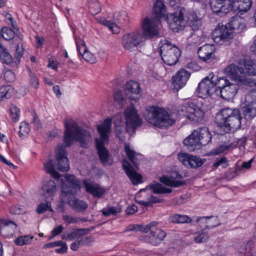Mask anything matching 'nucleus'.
<instances>
[{
    "label": "nucleus",
    "instance_id": "b1692460",
    "mask_svg": "<svg viewBox=\"0 0 256 256\" xmlns=\"http://www.w3.org/2000/svg\"><path fill=\"white\" fill-rule=\"evenodd\" d=\"M140 90V86L139 84L136 81L130 80L126 84L125 92L130 98L134 100H138V94Z\"/></svg>",
    "mask_w": 256,
    "mask_h": 256
},
{
    "label": "nucleus",
    "instance_id": "e2e57ef3",
    "mask_svg": "<svg viewBox=\"0 0 256 256\" xmlns=\"http://www.w3.org/2000/svg\"><path fill=\"white\" fill-rule=\"evenodd\" d=\"M30 82L32 86L34 88H37L39 84L38 80L36 76L33 74H30Z\"/></svg>",
    "mask_w": 256,
    "mask_h": 256
},
{
    "label": "nucleus",
    "instance_id": "2f4dec72",
    "mask_svg": "<svg viewBox=\"0 0 256 256\" xmlns=\"http://www.w3.org/2000/svg\"><path fill=\"white\" fill-rule=\"evenodd\" d=\"M238 66H237L242 67L244 70V72L242 75L244 74L252 76L256 75V72L253 67L252 60L240 59L238 60Z\"/></svg>",
    "mask_w": 256,
    "mask_h": 256
},
{
    "label": "nucleus",
    "instance_id": "69168bd1",
    "mask_svg": "<svg viewBox=\"0 0 256 256\" xmlns=\"http://www.w3.org/2000/svg\"><path fill=\"white\" fill-rule=\"evenodd\" d=\"M63 220L67 224L76 223L78 222L77 218L67 215H64L63 216Z\"/></svg>",
    "mask_w": 256,
    "mask_h": 256
},
{
    "label": "nucleus",
    "instance_id": "37998d69",
    "mask_svg": "<svg viewBox=\"0 0 256 256\" xmlns=\"http://www.w3.org/2000/svg\"><path fill=\"white\" fill-rule=\"evenodd\" d=\"M244 102L250 104H256V90L252 89L247 94L245 97Z\"/></svg>",
    "mask_w": 256,
    "mask_h": 256
},
{
    "label": "nucleus",
    "instance_id": "1a4fd4ad",
    "mask_svg": "<svg viewBox=\"0 0 256 256\" xmlns=\"http://www.w3.org/2000/svg\"><path fill=\"white\" fill-rule=\"evenodd\" d=\"M160 54L164 64L168 66H172L178 62L181 52L176 46L172 45L170 42L166 40L160 46Z\"/></svg>",
    "mask_w": 256,
    "mask_h": 256
},
{
    "label": "nucleus",
    "instance_id": "9d476101",
    "mask_svg": "<svg viewBox=\"0 0 256 256\" xmlns=\"http://www.w3.org/2000/svg\"><path fill=\"white\" fill-rule=\"evenodd\" d=\"M217 80L213 74L204 78L199 84L196 92L200 98H206L214 93H217Z\"/></svg>",
    "mask_w": 256,
    "mask_h": 256
},
{
    "label": "nucleus",
    "instance_id": "052dcab7",
    "mask_svg": "<svg viewBox=\"0 0 256 256\" xmlns=\"http://www.w3.org/2000/svg\"><path fill=\"white\" fill-rule=\"evenodd\" d=\"M4 80L8 82H12L15 79V75L12 70H6L4 74Z\"/></svg>",
    "mask_w": 256,
    "mask_h": 256
},
{
    "label": "nucleus",
    "instance_id": "9b49d317",
    "mask_svg": "<svg viewBox=\"0 0 256 256\" xmlns=\"http://www.w3.org/2000/svg\"><path fill=\"white\" fill-rule=\"evenodd\" d=\"M224 71L227 74L238 80L239 83L250 87L256 86V80L247 78L244 76L242 75L244 72L242 67L232 64L227 66Z\"/></svg>",
    "mask_w": 256,
    "mask_h": 256
},
{
    "label": "nucleus",
    "instance_id": "5fc2aeb1",
    "mask_svg": "<svg viewBox=\"0 0 256 256\" xmlns=\"http://www.w3.org/2000/svg\"><path fill=\"white\" fill-rule=\"evenodd\" d=\"M114 102L118 104L120 106L124 104V98L122 96L121 90H116L114 93Z\"/></svg>",
    "mask_w": 256,
    "mask_h": 256
},
{
    "label": "nucleus",
    "instance_id": "338daca9",
    "mask_svg": "<svg viewBox=\"0 0 256 256\" xmlns=\"http://www.w3.org/2000/svg\"><path fill=\"white\" fill-rule=\"evenodd\" d=\"M60 248L56 250V252L58 254H65L67 252L68 246L66 243L62 242V244H60Z\"/></svg>",
    "mask_w": 256,
    "mask_h": 256
},
{
    "label": "nucleus",
    "instance_id": "dca6fc26",
    "mask_svg": "<svg viewBox=\"0 0 256 256\" xmlns=\"http://www.w3.org/2000/svg\"><path fill=\"white\" fill-rule=\"evenodd\" d=\"M180 110L182 112H187L186 116L191 121L194 122H202L204 116V110L192 102H188L187 106H182Z\"/></svg>",
    "mask_w": 256,
    "mask_h": 256
},
{
    "label": "nucleus",
    "instance_id": "412c9836",
    "mask_svg": "<svg viewBox=\"0 0 256 256\" xmlns=\"http://www.w3.org/2000/svg\"><path fill=\"white\" fill-rule=\"evenodd\" d=\"M76 44L77 50L85 60L92 64L96 62V58L88 50L86 43L83 40L80 38L76 40Z\"/></svg>",
    "mask_w": 256,
    "mask_h": 256
},
{
    "label": "nucleus",
    "instance_id": "6e6552de",
    "mask_svg": "<svg viewBox=\"0 0 256 256\" xmlns=\"http://www.w3.org/2000/svg\"><path fill=\"white\" fill-rule=\"evenodd\" d=\"M230 76V80L225 77L217 80V94H220L222 98L228 100L232 99L240 88L238 80Z\"/></svg>",
    "mask_w": 256,
    "mask_h": 256
},
{
    "label": "nucleus",
    "instance_id": "bf43d9fd",
    "mask_svg": "<svg viewBox=\"0 0 256 256\" xmlns=\"http://www.w3.org/2000/svg\"><path fill=\"white\" fill-rule=\"evenodd\" d=\"M220 166H222V168H226L228 166V164L226 157L224 156L216 160L213 164L212 169H216Z\"/></svg>",
    "mask_w": 256,
    "mask_h": 256
},
{
    "label": "nucleus",
    "instance_id": "a211bd4d",
    "mask_svg": "<svg viewBox=\"0 0 256 256\" xmlns=\"http://www.w3.org/2000/svg\"><path fill=\"white\" fill-rule=\"evenodd\" d=\"M66 152L65 148L60 146L56 152V162L55 164L58 170L62 172H67L69 170L68 159L66 156Z\"/></svg>",
    "mask_w": 256,
    "mask_h": 256
},
{
    "label": "nucleus",
    "instance_id": "603ef678",
    "mask_svg": "<svg viewBox=\"0 0 256 256\" xmlns=\"http://www.w3.org/2000/svg\"><path fill=\"white\" fill-rule=\"evenodd\" d=\"M104 24L107 26L114 34H118L120 32V26H118L116 22H112L110 21L104 20Z\"/></svg>",
    "mask_w": 256,
    "mask_h": 256
},
{
    "label": "nucleus",
    "instance_id": "423d86ee",
    "mask_svg": "<svg viewBox=\"0 0 256 256\" xmlns=\"http://www.w3.org/2000/svg\"><path fill=\"white\" fill-rule=\"evenodd\" d=\"M144 118L150 124L160 128H167L175 122L167 112L158 107H150L145 112Z\"/></svg>",
    "mask_w": 256,
    "mask_h": 256
},
{
    "label": "nucleus",
    "instance_id": "5701e85b",
    "mask_svg": "<svg viewBox=\"0 0 256 256\" xmlns=\"http://www.w3.org/2000/svg\"><path fill=\"white\" fill-rule=\"evenodd\" d=\"M252 5V0H231V10L242 14L249 10Z\"/></svg>",
    "mask_w": 256,
    "mask_h": 256
},
{
    "label": "nucleus",
    "instance_id": "2eb2a0df",
    "mask_svg": "<svg viewBox=\"0 0 256 256\" xmlns=\"http://www.w3.org/2000/svg\"><path fill=\"white\" fill-rule=\"evenodd\" d=\"M143 36L140 30H136L124 34L122 38L123 47L132 51L143 42Z\"/></svg>",
    "mask_w": 256,
    "mask_h": 256
},
{
    "label": "nucleus",
    "instance_id": "a18cd8bd",
    "mask_svg": "<svg viewBox=\"0 0 256 256\" xmlns=\"http://www.w3.org/2000/svg\"><path fill=\"white\" fill-rule=\"evenodd\" d=\"M148 226H142L138 224H131L128 226L126 231H140L146 232L148 228Z\"/></svg>",
    "mask_w": 256,
    "mask_h": 256
},
{
    "label": "nucleus",
    "instance_id": "864d4df0",
    "mask_svg": "<svg viewBox=\"0 0 256 256\" xmlns=\"http://www.w3.org/2000/svg\"><path fill=\"white\" fill-rule=\"evenodd\" d=\"M163 200L160 197H154L151 196L150 199L148 201H140L139 203L144 206H150L152 204H156L161 202Z\"/></svg>",
    "mask_w": 256,
    "mask_h": 256
},
{
    "label": "nucleus",
    "instance_id": "4c0bfd02",
    "mask_svg": "<svg viewBox=\"0 0 256 256\" xmlns=\"http://www.w3.org/2000/svg\"><path fill=\"white\" fill-rule=\"evenodd\" d=\"M170 221L174 224H188L192 220L186 215L174 214L170 217Z\"/></svg>",
    "mask_w": 256,
    "mask_h": 256
},
{
    "label": "nucleus",
    "instance_id": "cd10ccee",
    "mask_svg": "<svg viewBox=\"0 0 256 256\" xmlns=\"http://www.w3.org/2000/svg\"><path fill=\"white\" fill-rule=\"evenodd\" d=\"M84 186L86 191L94 197L100 198L104 193L105 190L100 187L98 184L84 180Z\"/></svg>",
    "mask_w": 256,
    "mask_h": 256
},
{
    "label": "nucleus",
    "instance_id": "13d9d810",
    "mask_svg": "<svg viewBox=\"0 0 256 256\" xmlns=\"http://www.w3.org/2000/svg\"><path fill=\"white\" fill-rule=\"evenodd\" d=\"M78 231H84V234H87L89 232L88 229H80L76 232H72L68 234L66 236V240H72L74 238H76L78 236H80Z\"/></svg>",
    "mask_w": 256,
    "mask_h": 256
},
{
    "label": "nucleus",
    "instance_id": "f3484780",
    "mask_svg": "<svg viewBox=\"0 0 256 256\" xmlns=\"http://www.w3.org/2000/svg\"><path fill=\"white\" fill-rule=\"evenodd\" d=\"M212 12L220 16H225L231 10V0H214L210 2Z\"/></svg>",
    "mask_w": 256,
    "mask_h": 256
},
{
    "label": "nucleus",
    "instance_id": "0eeeda50",
    "mask_svg": "<svg viewBox=\"0 0 256 256\" xmlns=\"http://www.w3.org/2000/svg\"><path fill=\"white\" fill-rule=\"evenodd\" d=\"M168 19H171L170 24H174L176 26L182 28L188 22L190 26L193 30H198L202 26V20L194 12L188 16L186 14L184 8H180L173 14H170Z\"/></svg>",
    "mask_w": 256,
    "mask_h": 256
},
{
    "label": "nucleus",
    "instance_id": "3c124183",
    "mask_svg": "<svg viewBox=\"0 0 256 256\" xmlns=\"http://www.w3.org/2000/svg\"><path fill=\"white\" fill-rule=\"evenodd\" d=\"M208 238V234L206 232H202L194 236V240L196 242L200 243L206 242Z\"/></svg>",
    "mask_w": 256,
    "mask_h": 256
},
{
    "label": "nucleus",
    "instance_id": "09e8293b",
    "mask_svg": "<svg viewBox=\"0 0 256 256\" xmlns=\"http://www.w3.org/2000/svg\"><path fill=\"white\" fill-rule=\"evenodd\" d=\"M231 144H234V146H232V148H236V146L238 147H244V146L246 141V138L245 137H243L239 139H235L234 138H232L230 140Z\"/></svg>",
    "mask_w": 256,
    "mask_h": 256
},
{
    "label": "nucleus",
    "instance_id": "e433bc0d",
    "mask_svg": "<svg viewBox=\"0 0 256 256\" xmlns=\"http://www.w3.org/2000/svg\"><path fill=\"white\" fill-rule=\"evenodd\" d=\"M234 145L231 144L230 140H229L219 145L218 146L213 150L212 153L214 154H219L222 153L226 154L228 151L233 149L232 146Z\"/></svg>",
    "mask_w": 256,
    "mask_h": 256
},
{
    "label": "nucleus",
    "instance_id": "72a5a7b5",
    "mask_svg": "<svg viewBox=\"0 0 256 256\" xmlns=\"http://www.w3.org/2000/svg\"><path fill=\"white\" fill-rule=\"evenodd\" d=\"M68 204L73 210L78 212H84L88 207L86 202L78 199L69 200Z\"/></svg>",
    "mask_w": 256,
    "mask_h": 256
},
{
    "label": "nucleus",
    "instance_id": "c85d7f7f",
    "mask_svg": "<svg viewBox=\"0 0 256 256\" xmlns=\"http://www.w3.org/2000/svg\"><path fill=\"white\" fill-rule=\"evenodd\" d=\"M56 190V186L55 182L52 180H50L42 186L41 194L45 196L46 199L52 200V196Z\"/></svg>",
    "mask_w": 256,
    "mask_h": 256
},
{
    "label": "nucleus",
    "instance_id": "c03bdc74",
    "mask_svg": "<svg viewBox=\"0 0 256 256\" xmlns=\"http://www.w3.org/2000/svg\"><path fill=\"white\" fill-rule=\"evenodd\" d=\"M10 111L12 120L14 122L18 121L20 117V109L16 106L12 104L10 108Z\"/></svg>",
    "mask_w": 256,
    "mask_h": 256
},
{
    "label": "nucleus",
    "instance_id": "774afa93",
    "mask_svg": "<svg viewBox=\"0 0 256 256\" xmlns=\"http://www.w3.org/2000/svg\"><path fill=\"white\" fill-rule=\"evenodd\" d=\"M138 207L135 205H132L130 207L128 208L126 210V212L127 214H132L137 212Z\"/></svg>",
    "mask_w": 256,
    "mask_h": 256
},
{
    "label": "nucleus",
    "instance_id": "f257e3e1",
    "mask_svg": "<svg viewBox=\"0 0 256 256\" xmlns=\"http://www.w3.org/2000/svg\"><path fill=\"white\" fill-rule=\"evenodd\" d=\"M153 12L156 18H149L146 17L142 22V33L143 39H150L157 36L159 34V21L158 19L164 18L170 23L171 19H168L170 14H166V7L164 0H156L154 4Z\"/></svg>",
    "mask_w": 256,
    "mask_h": 256
},
{
    "label": "nucleus",
    "instance_id": "aec40b11",
    "mask_svg": "<svg viewBox=\"0 0 256 256\" xmlns=\"http://www.w3.org/2000/svg\"><path fill=\"white\" fill-rule=\"evenodd\" d=\"M190 73L184 70L180 69L175 76L172 78L174 89L176 92L183 88L190 76Z\"/></svg>",
    "mask_w": 256,
    "mask_h": 256
},
{
    "label": "nucleus",
    "instance_id": "ddd939ff",
    "mask_svg": "<svg viewBox=\"0 0 256 256\" xmlns=\"http://www.w3.org/2000/svg\"><path fill=\"white\" fill-rule=\"evenodd\" d=\"M212 36L214 42L220 44H224L230 42L233 38L232 30L227 24L220 25V24L215 28L212 32Z\"/></svg>",
    "mask_w": 256,
    "mask_h": 256
},
{
    "label": "nucleus",
    "instance_id": "39448f33",
    "mask_svg": "<svg viewBox=\"0 0 256 256\" xmlns=\"http://www.w3.org/2000/svg\"><path fill=\"white\" fill-rule=\"evenodd\" d=\"M212 134L206 127L194 130L190 135L184 140V144L190 151L200 150L211 142Z\"/></svg>",
    "mask_w": 256,
    "mask_h": 256
},
{
    "label": "nucleus",
    "instance_id": "0e129e2a",
    "mask_svg": "<svg viewBox=\"0 0 256 256\" xmlns=\"http://www.w3.org/2000/svg\"><path fill=\"white\" fill-rule=\"evenodd\" d=\"M64 229V228L62 225H60L57 227L54 228L52 232V236L50 238H52L55 236L59 234Z\"/></svg>",
    "mask_w": 256,
    "mask_h": 256
},
{
    "label": "nucleus",
    "instance_id": "4be33fe9",
    "mask_svg": "<svg viewBox=\"0 0 256 256\" xmlns=\"http://www.w3.org/2000/svg\"><path fill=\"white\" fill-rule=\"evenodd\" d=\"M182 176L176 171H172L170 174V177L164 176L160 181L166 186L172 187H179L186 184L184 180H176V179H181Z\"/></svg>",
    "mask_w": 256,
    "mask_h": 256
},
{
    "label": "nucleus",
    "instance_id": "680f3d73",
    "mask_svg": "<svg viewBox=\"0 0 256 256\" xmlns=\"http://www.w3.org/2000/svg\"><path fill=\"white\" fill-rule=\"evenodd\" d=\"M10 212L14 214H20L24 212L22 208L20 206H12L10 209Z\"/></svg>",
    "mask_w": 256,
    "mask_h": 256
},
{
    "label": "nucleus",
    "instance_id": "f03ea898",
    "mask_svg": "<svg viewBox=\"0 0 256 256\" xmlns=\"http://www.w3.org/2000/svg\"><path fill=\"white\" fill-rule=\"evenodd\" d=\"M65 128L64 142L66 146L69 147L73 141L80 143L82 147L87 148L92 143L91 135L88 130L80 128L76 122L64 120Z\"/></svg>",
    "mask_w": 256,
    "mask_h": 256
},
{
    "label": "nucleus",
    "instance_id": "c756f323",
    "mask_svg": "<svg viewBox=\"0 0 256 256\" xmlns=\"http://www.w3.org/2000/svg\"><path fill=\"white\" fill-rule=\"evenodd\" d=\"M242 112L244 119L247 120H252L256 116V104L244 102Z\"/></svg>",
    "mask_w": 256,
    "mask_h": 256
},
{
    "label": "nucleus",
    "instance_id": "f704fd0d",
    "mask_svg": "<svg viewBox=\"0 0 256 256\" xmlns=\"http://www.w3.org/2000/svg\"><path fill=\"white\" fill-rule=\"evenodd\" d=\"M124 149L126 154L129 160L133 164L134 167L138 168L140 160V158L138 156H140L141 155L136 153L133 150H131L128 145H125Z\"/></svg>",
    "mask_w": 256,
    "mask_h": 256
},
{
    "label": "nucleus",
    "instance_id": "bb28decb",
    "mask_svg": "<svg viewBox=\"0 0 256 256\" xmlns=\"http://www.w3.org/2000/svg\"><path fill=\"white\" fill-rule=\"evenodd\" d=\"M17 228V224L14 222L1 219L0 222V234L4 236L12 235Z\"/></svg>",
    "mask_w": 256,
    "mask_h": 256
},
{
    "label": "nucleus",
    "instance_id": "20e7f679",
    "mask_svg": "<svg viewBox=\"0 0 256 256\" xmlns=\"http://www.w3.org/2000/svg\"><path fill=\"white\" fill-rule=\"evenodd\" d=\"M112 119L106 118L104 122L98 126V130L100 135V138H95V144L100 161L104 166L111 165L112 160L109 157L108 150L104 144L109 140V134L111 132Z\"/></svg>",
    "mask_w": 256,
    "mask_h": 256
},
{
    "label": "nucleus",
    "instance_id": "6e6d98bb",
    "mask_svg": "<svg viewBox=\"0 0 256 256\" xmlns=\"http://www.w3.org/2000/svg\"><path fill=\"white\" fill-rule=\"evenodd\" d=\"M9 90L10 88L8 86H2L0 88V100H3L4 98H8L10 97Z\"/></svg>",
    "mask_w": 256,
    "mask_h": 256
},
{
    "label": "nucleus",
    "instance_id": "4468645a",
    "mask_svg": "<svg viewBox=\"0 0 256 256\" xmlns=\"http://www.w3.org/2000/svg\"><path fill=\"white\" fill-rule=\"evenodd\" d=\"M158 224L156 222H152L146 226H148V230L145 232H150L149 234L146 236V241L152 245L156 246L160 243L165 238L166 233L162 229L156 228Z\"/></svg>",
    "mask_w": 256,
    "mask_h": 256
},
{
    "label": "nucleus",
    "instance_id": "c9c22d12",
    "mask_svg": "<svg viewBox=\"0 0 256 256\" xmlns=\"http://www.w3.org/2000/svg\"><path fill=\"white\" fill-rule=\"evenodd\" d=\"M150 189L155 194H169L172 192V189L163 186L160 184L154 182L148 186Z\"/></svg>",
    "mask_w": 256,
    "mask_h": 256
},
{
    "label": "nucleus",
    "instance_id": "7c9ffc66",
    "mask_svg": "<svg viewBox=\"0 0 256 256\" xmlns=\"http://www.w3.org/2000/svg\"><path fill=\"white\" fill-rule=\"evenodd\" d=\"M240 18L238 16L232 17L227 24L232 32H233L236 30V32H240L243 30L244 28V24L242 22Z\"/></svg>",
    "mask_w": 256,
    "mask_h": 256
},
{
    "label": "nucleus",
    "instance_id": "4d7b16f0",
    "mask_svg": "<svg viewBox=\"0 0 256 256\" xmlns=\"http://www.w3.org/2000/svg\"><path fill=\"white\" fill-rule=\"evenodd\" d=\"M22 44H18L17 46V48L16 50V54H15V58L16 59V60L14 62V64L16 65H18L20 62V60L21 57L23 55V50L22 48Z\"/></svg>",
    "mask_w": 256,
    "mask_h": 256
},
{
    "label": "nucleus",
    "instance_id": "58836bf2",
    "mask_svg": "<svg viewBox=\"0 0 256 256\" xmlns=\"http://www.w3.org/2000/svg\"><path fill=\"white\" fill-rule=\"evenodd\" d=\"M122 209L119 206H110L107 208H104L102 210V214L105 216H108L110 215L116 216L118 213L121 212Z\"/></svg>",
    "mask_w": 256,
    "mask_h": 256
},
{
    "label": "nucleus",
    "instance_id": "de8ad7c7",
    "mask_svg": "<svg viewBox=\"0 0 256 256\" xmlns=\"http://www.w3.org/2000/svg\"><path fill=\"white\" fill-rule=\"evenodd\" d=\"M67 182L74 188H80V182L78 179L73 175H68L66 176Z\"/></svg>",
    "mask_w": 256,
    "mask_h": 256
},
{
    "label": "nucleus",
    "instance_id": "393cba45",
    "mask_svg": "<svg viewBox=\"0 0 256 256\" xmlns=\"http://www.w3.org/2000/svg\"><path fill=\"white\" fill-rule=\"evenodd\" d=\"M122 168L133 184H136L141 182L142 176L136 172L130 162L126 160L122 161Z\"/></svg>",
    "mask_w": 256,
    "mask_h": 256
},
{
    "label": "nucleus",
    "instance_id": "49530a36",
    "mask_svg": "<svg viewBox=\"0 0 256 256\" xmlns=\"http://www.w3.org/2000/svg\"><path fill=\"white\" fill-rule=\"evenodd\" d=\"M30 131L29 125L26 122H22L20 126V131L18 132V136L20 138H22L28 134Z\"/></svg>",
    "mask_w": 256,
    "mask_h": 256
},
{
    "label": "nucleus",
    "instance_id": "ea45409f",
    "mask_svg": "<svg viewBox=\"0 0 256 256\" xmlns=\"http://www.w3.org/2000/svg\"><path fill=\"white\" fill-rule=\"evenodd\" d=\"M45 170L49 174H50L55 178H59L60 176L59 174L56 172L54 168L53 164V161L52 160H50L46 164H44Z\"/></svg>",
    "mask_w": 256,
    "mask_h": 256
},
{
    "label": "nucleus",
    "instance_id": "7ed1b4c3",
    "mask_svg": "<svg viewBox=\"0 0 256 256\" xmlns=\"http://www.w3.org/2000/svg\"><path fill=\"white\" fill-rule=\"evenodd\" d=\"M242 116L237 108H226L222 110L216 115V120L218 126L229 133L232 130L240 128Z\"/></svg>",
    "mask_w": 256,
    "mask_h": 256
},
{
    "label": "nucleus",
    "instance_id": "f8f14e48",
    "mask_svg": "<svg viewBox=\"0 0 256 256\" xmlns=\"http://www.w3.org/2000/svg\"><path fill=\"white\" fill-rule=\"evenodd\" d=\"M124 116L126 128L128 132L130 130L132 132H134L138 128L142 126V120L133 106H130L126 110Z\"/></svg>",
    "mask_w": 256,
    "mask_h": 256
},
{
    "label": "nucleus",
    "instance_id": "a878e982",
    "mask_svg": "<svg viewBox=\"0 0 256 256\" xmlns=\"http://www.w3.org/2000/svg\"><path fill=\"white\" fill-rule=\"evenodd\" d=\"M214 50L215 48L214 45L206 44L198 48V54L201 60L206 62L214 57Z\"/></svg>",
    "mask_w": 256,
    "mask_h": 256
},
{
    "label": "nucleus",
    "instance_id": "473e14b6",
    "mask_svg": "<svg viewBox=\"0 0 256 256\" xmlns=\"http://www.w3.org/2000/svg\"><path fill=\"white\" fill-rule=\"evenodd\" d=\"M0 62L2 64L10 65L14 63V58L8 50L0 43Z\"/></svg>",
    "mask_w": 256,
    "mask_h": 256
},
{
    "label": "nucleus",
    "instance_id": "6ab92c4d",
    "mask_svg": "<svg viewBox=\"0 0 256 256\" xmlns=\"http://www.w3.org/2000/svg\"><path fill=\"white\" fill-rule=\"evenodd\" d=\"M178 158L184 165L186 166H190L192 168H197L202 166L204 163L200 157L186 153H180Z\"/></svg>",
    "mask_w": 256,
    "mask_h": 256
},
{
    "label": "nucleus",
    "instance_id": "8fccbe9b",
    "mask_svg": "<svg viewBox=\"0 0 256 256\" xmlns=\"http://www.w3.org/2000/svg\"><path fill=\"white\" fill-rule=\"evenodd\" d=\"M116 18V20L118 22V23L122 24H126L128 21V16L127 14L124 12H119L116 14L114 18Z\"/></svg>",
    "mask_w": 256,
    "mask_h": 256
},
{
    "label": "nucleus",
    "instance_id": "79ce46f5",
    "mask_svg": "<svg viewBox=\"0 0 256 256\" xmlns=\"http://www.w3.org/2000/svg\"><path fill=\"white\" fill-rule=\"evenodd\" d=\"M0 32L2 37L7 40L12 39L15 36V32L6 26L3 27Z\"/></svg>",
    "mask_w": 256,
    "mask_h": 256
},
{
    "label": "nucleus",
    "instance_id": "a19ab883",
    "mask_svg": "<svg viewBox=\"0 0 256 256\" xmlns=\"http://www.w3.org/2000/svg\"><path fill=\"white\" fill-rule=\"evenodd\" d=\"M52 200L49 199H46V202H41L38 206L36 209V212L38 214H41L45 212L46 211L49 210L50 211H52L51 208L50 201Z\"/></svg>",
    "mask_w": 256,
    "mask_h": 256
}]
</instances>
